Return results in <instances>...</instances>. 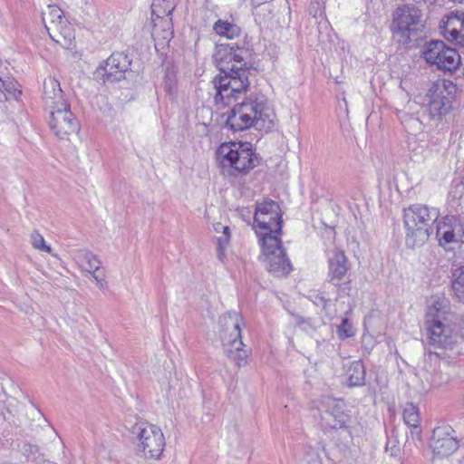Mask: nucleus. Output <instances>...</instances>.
Returning a JSON list of instances; mask_svg holds the SVG:
<instances>
[{
  "label": "nucleus",
  "mask_w": 464,
  "mask_h": 464,
  "mask_svg": "<svg viewBox=\"0 0 464 464\" xmlns=\"http://www.w3.org/2000/svg\"><path fill=\"white\" fill-rule=\"evenodd\" d=\"M49 125L54 135L62 140L69 139L80 130V123L70 104L50 111Z\"/></svg>",
  "instance_id": "nucleus-13"
},
{
  "label": "nucleus",
  "mask_w": 464,
  "mask_h": 464,
  "mask_svg": "<svg viewBox=\"0 0 464 464\" xmlns=\"http://www.w3.org/2000/svg\"><path fill=\"white\" fill-rule=\"evenodd\" d=\"M421 17L422 14L420 8L414 5L406 4L396 8L393 24L397 31L401 33L406 40H409L411 35L419 31L422 26Z\"/></svg>",
  "instance_id": "nucleus-12"
},
{
  "label": "nucleus",
  "mask_w": 464,
  "mask_h": 464,
  "mask_svg": "<svg viewBox=\"0 0 464 464\" xmlns=\"http://www.w3.org/2000/svg\"><path fill=\"white\" fill-rule=\"evenodd\" d=\"M78 257L81 259L83 267L87 272H92V270L100 269L101 261L99 260L97 256H95L92 252L86 250L81 251L79 253Z\"/></svg>",
  "instance_id": "nucleus-33"
},
{
  "label": "nucleus",
  "mask_w": 464,
  "mask_h": 464,
  "mask_svg": "<svg viewBox=\"0 0 464 464\" xmlns=\"http://www.w3.org/2000/svg\"><path fill=\"white\" fill-rule=\"evenodd\" d=\"M311 301L317 306H323L324 308L327 305L329 299H327L324 294L315 293L310 295Z\"/></svg>",
  "instance_id": "nucleus-38"
},
{
  "label": "nucleus",
  "mask_w": 464,
  "mask_h": 464,
  "mask_svg": "<svg viewBox=\"0 0 464 464\" xmlns=\"http://www.w3.org/2000/svg\"><path fill=\"white\" fill-rule=\"evenodd\" d=\"M445 298H439L427 310L425 325L430 345L440 349H452L457 343L453 328L446 318Z\"/></svg>",
  "instance_id": "nucleus-5"
},
{
  "label": "nucleus",
  "mask_w": 464,
  "mask_h": 464,
  "mask_svg": "<svg viewBox=\"0 0 464 464\" xmlns=\"http://www.w3.org/2000/svg\"><path fill=\"white\" fill-rule=\"evenodd\" d=\"M349 270L348 258L344 251L334 248L328 253V272L326 281L338 286V291L343 290L341 282Z\"/></svg>",
  "instance_id": "nucleus-16"
},
{
  "label": "nucleus",
  "mask_w": 464,
  "mask_h": 464,
  "mask_svg": "<svg viewBox=\"0 0 464 464\" xmlns=\"http://www.w3.org/2000/svg\"><path fill=\"white\" fill-rule=\"evenodd\" d=\"M430 447L434 455L446 458L452 455L459 448V441L454 430L450 426H439L433 430Z\"/></svg>",
  "instance_id": "nucleus-14"
},
{
  "label": "nucleus",
  "mask_w": 464,
  "mask_h": 464,
  "mask_svg": "<svg viewBox=\"0 0 464 464\" xmlns=\"http://www.w3.org/2000/svg\"><path fill=\"white\" fill-rule=\"evenodd\" d=\"M444 42L440 40L427 43L422 51V57L430 64H433L440 56V52L444 50Z\"/></svg>",
  "instance_id": "nucleus-28"
},
{
  "label": "nucleus",
  "mask_w": 464,
  "mask_h": 464,
  "mask_svg": "<svg viewBox=\"0 0 464 464\" xmlns=\"http://www.w3.org/2000/svg\"><path fill=\"white\" fill-rule=\"evenodd\" d=\"M365 367L362 361L353 362L346 372L349 387H360L365 384Z\"/></svg>",
  "instance_id": "nucleus-24"
},
{
  "label": "nucleus",
  "mask_w": 464,
  "mask_h": 464,
  "mask_svg": "<svg viewBox=\"0 0 464 464\" xmlns=\"http://www.w3.org/2000/svg\"><path fill=\"white\" fill-rule=\"evenodd\" d=\"M450 375L441 371L435 372L431 377L430 383L434 387H440L450 382Z\"/></svg>",
  "instance_id": "nucleus-36"
},
{
  "label": "nucleus",
  "mask_w": 464,
  "mask_h": 464,
  "mask_svg": "<svg viewBox=\"0 0 464 464\" xmlns=\"http://www.w3.org/2000/svg\"><path fill=\"white\" fill-rule=\"evenodd\" d=\"M139 440V449L147 459H158L162 454L165 438L161 430L152 424L140 423L134 428Z\"/></svg>",
  "instance_id": "nucleus-10"
},
{
  "label": "nucleus",
  "mask_w": 464,
  "mask_h": 464,
  "mask_svg": "<svg viewBox=\"0 0 464 464\" xmlns=\"http://www.w3.org/2000/svg\"><path fill=\"white\" fill-rule=\"evenodd\" d=\"M62 17L65 16L62 9L57 5H48L46 9L42 12V19L45 28L50 26V24L62 20Z\"/></svg>",
  "instance_id": "nucleus-32"
},
{
  "label": "nucleus",
  "mask_w": 464,
  "mask_h": 464,
  "mask_svg": "<svg viewBox=\"0 0 464 464\" xmlns=\"http://www.w3.org/2000/svg\"><path fill=\"white\" fill-rule=\"evenodd\" d=\"M213 29L218 34L226 36L227 39H233L240 33L238 26L223 20H218L214 24Z\"/></svg>",
  "instance_id": "nucleus-30"
},
{
  "label": "nucleus",
  "mask_w": 464,
  "mask_h": 464,
  "mask_svg": "<svg viewBox=\"0 0 464 464\" xmlns=\"http://www.w3.org/2000/svg\"><path fill=\"white\" fill-rule=\"evenodd\" d=\"M260 244L268 272L278 277L287 276L292 265L279 237H263Z\"/></svg>",
  "instance_id": "nucleus-9"
},
{
  "label": "nucleus",
  "mask_w": 464,
  "mask_h": 464,
  "mask_svg": "<svg viewBox=\"0 0 464 464\" xmlns=\"http://www.w3.org/2000/svg\"><path fill=\"white\" fill-rule=\"evenodd\" d=\"M459 220L451 216V217H446L445 221L443 225H438L437 226V236L440 237L445 241L446 244H450L452 242H455V234L457 228L459 227V224L457 225V222Z\"/></svg>",
  "instance_id": "nucleus-25"
},
{
  "label": "nucleus",
  "mask_w": 464,
  "mask_h": 464,
  "mask_svg": "<svg viewBox=\"0 0 464 464\" xmlns=\"http://www.w3.org/2000/svg\"><path fill=\"white\" fill-rule=\"evenodd\" d=\"M23 404L14 397L5 393L0 396V425L5 421L20 426Z\"/></svg>",
  "instance_id": "nucleus-19"
},
{
  "label": "nucleus",
  "mask_w": 464,
  "mask_h": 464,
  "mask_svg": "<svg viewBox=\"0 0 464 464\" xmlns=\"http://www.w3.org/2000/svg\"><path fill=\"white\" fill-rule=\"evenodd\" d=\"M451 288L455 297L464 304V266L452 269Z\"/></svg>",
  "instance_id": "nucleus-26"
},
{
  "label": "nucleus",
  "mask_w": 464,
  "mask_h": 464,
  "mask_svg": "<svg viewBox=\"0 0 464 464\" xmlns=\"http://www.w3.org/2000/svg\"><path fill=\"white\" fill-rule=\"evenodd\" d=\"M295 319L296 325L310 335H313L324 325L321 319L312 317L305 318L301 315H295Z\"/></svg>",
  "instance_id": "nucleus-29"
},
{
  "label": "nucleus",
  "mask_w": 464,
  "mask_h": 464,
  "mask_svg": "<svg viewBox=\"0 0 464 464\" xmlns=\"http://www.w3.org/2000/svg\"><path fill=\"white\" fill-rule=\"evenodd\" d=\"M444 34L448 40L455 41L459 44H464V18L461 15H450L444 26Z\"/></svg>",
  "instance_id": "nucleus-22"
},
{
  "label": "nucleus",
  "mask_w": 464,
  "mask_h": 464,
  "mask_svg": "<svg viewBox=\"0 0 464 464\" xmlns=\"http://www.w3.org/2000/svg\"><path fill=\"white\" fill-rule=\"evenodd\" d=\"M32 245L35 249H39L47 253L52 252L51 246L45 244V241L42 235H40L37 231L33 232L31 235Z\"/></svg>",
  "instance_id": "nucleus-34"
},
{
  "label": "nucleus",
  "mask_w": 464,
  "mask_h": 464,
  "mask_svg": "<svg viewBox=\"0 0 464 464\" xmlns=\"http://www.w3.org/2000/svg\"><path fill=\"white\" fill-rule=\"evenodd\" d=\"M172 2L164 3L161 0H153L151 4V15L154 25L151 35L154 39L162 38L169 41L173 36L170 15L173 12Z\"/></svg>",
  "instance_id": "nucleus-11"
},
{
  "label": "nucleus",
  "mask_w": 464,
  "mask_h": 464,
  "mask_svg": "<svg viewBox=\"0 0 464 464\" xmlns=\"http://www.w3.org/2000/svg\"><path fill=\"white\" fill-rule=\"evenodd\" d=\"M337 335L340 339H346L353 335L352 324L347 318H343L340 325L337 326Z\"/></svg>",
  "instance_id": "nucleus-35"
},
{
  "label": "nucleus",
  "mask_w": 464,
  "mask_h": 464,
  "mask_svg": "<svg viewBox=\"0 0 464 464\" xmlns=\"http://www.w3.org/2000/svg\"><path fill=\"white\" fill-rule=\"evenodd\" d=\"M457 86L449 80L432 83L426 94V109L431 120L440 121L453 108Z\"/></svg>",
  "instance_id": "nucleus-7"
},
{
  "label": "nucleus",
  "mask_w": 464,
  "mask_h": 464,
  "mask_svg": "<svg viewBox=\"0 0 464 464\" xmlns=\"http://www.w3.org/2000/svg\"><path fill=\"white\" fill-rule=\"evenodd\" d=\"M324 409L320 410V424L324 430L341 429L346 422V415L342 405L329 399Z\"/></svg>",
  "instance_id": "nucleus-17"
},
{
  "label": "nucleus",
  "mask_w": 464,
  "mask_h": 464,
  "mask_svg": "<svg viewBox=\"0 0 464 464\" xmlns=\"http://www.w3.org/2000/svg\"><path fill=\"white\" fill-rule=\"evenodd\" d=\"M404 423L410 428L412 439H420L421 427L419 408L412 402H406L402 411Z\"/></svg>",
  "instance_id": "nucleus-21"
},
{
  "label": "nucleus",
  "mask_w": 464,
  "mask_h": 464,
  "mask_svg": "<svg viewBox=\"0 0 464 464\" xmlns=\"http://www.w3.org/2000/svg\"><path fill=\"white\" fill-rule=\"evenodd\" d=\"M177 85L176 75L174 72H168L164 78L165 90L169 93H172L175 91Z\"/></svg>",
  "instance_id": "nucleus-37"
},
{
  "label": "nucleus",
  "mask_w": 464,
  "mask_h": 464,
  "mask_svg": "<svg viewBox=\"0 0 464 464\" xmlns=\"http://www.w3.org/2000/svg\"><path fill=\"white\" fill-rule=\"evenodd\" d=\"M226 127L237 132L252 127L271 130L274 127L272 111L264 99L250 95L237 102L227 112Z\"/></svg>",
  "instance_id": "nucleus-2"
},
{
  "label": "nucleus",
  "mask_w": 464,
  "mask_h": 464,
  "mask_svg": "<svg viewBox=\"0 0 464 464\" xmlns=\"http://www.w3.org/2000/svg\"><path fill=\"white\" fill-rule=\"evenodd\" d=\"M98 270H92V272H89L92 276V278L96 282L97 285L100 288H104L106 286V281L102 276H100L97 274Z\"/></svg>",
  "instance_id": "nucleus-39"
},
{
  "label": "nucleus",
  "mask_w": 464,
  "mask_h": 464,
  "mask_svg": "<svg viewBox=\"0 0 464 464\" xmlns=\"http://www.w3.org/2000/svg\"><path fill=\"white\" fill-rule=\"evenodd\" d=\"M0 93L2 94L0 103H2L10 99L17 100L22 94V92L17 88V82L14 80L7 79L3 81L0 78Z\"/></svg>",
  "instance_id": "nucleus-27"
},
{
  "label": "nucleus",
  "mask_w": 464,
  "mask_h": 464,
  "mask_svg": "<svg viewBox=\"0 0 464 464\" xmlns=\"http://www.w3.org/2000/svg\"><path fill=\"white\" fill-rule=\"evenodd\" d=\"M440 212L435 208L413 204L403 210V223L406 229L405 243L414 248L422 246L432 233L431 225L437 221Z\"/></svg>",
  "instance_id": "nucleus-4"
},
{
  "label": "nucleus",
  "mask_w": 464,
  "mask_h": 464,
  "mask_svg": "<svg viewBox=\"0 0 464 464\" xmlns=\"http://www.w3.org/2000/svg\"><path fill=\"white\" fill-rule=\"evenodd\" d=\"M214 228L217 232L222 231L223 235L218 238V256L220 260L225 256V249L230 240L229 227L224 226L221 223L214 225Z\"/></svg>",
  "instance_id": "nucleus-31"
},
{
  "label": "nucleus",
  "mask_w": 464,
  "mask_h": 464,
  "mask_svg": "<svg viewBox=\"0 0 464 464\" xmlns=\"http://www.w3.org/2000/svg\"><path fill=\"white\" fill-rule=\"evenodd\" d=\"M462 324H464V320H462ZM460 332H461L462 337H464V328L462 327L461 324H460Z\"/></svg>",
  "instance_id": "nucleus-40"
},
{
  "label": "nucleus",
  "mask_w": 464,
  "mask_h": 464,
  "mask_svg": "<svg viewBox=\"0 0 464 464\" xmlns=\"http://www.w3.org/2000/svg\"><path fill=\"white\" fill-rule=\"evenodd\" d=\"M248 49L237 44L220 43L216 45L213 60L219 70L212 83L217 106H230L246 93L252 68L247 66Z\"/></svg>",
  "instance_id": "nucleus-1"
},
{
  "label": "nucleus",
  "mask_w": 464,
  "mask_h": 464,
  "mask_svg": "<svg viewBox=\"0 0 464 464\" xmlns=\"http://www.w3.org/2000/svg\"><path fill=\"white\" fill-rule=\"evenodd\" d=\"M131 60L124 53H113L98 68V74L103 82H119L124 78L125 72L130 69Z\"/></svg>",
  "instance_id": "nucleus-15"
},
{
  "label": "nucleus",
  "mask_w": 464,
  "mask_h": 464,
  "mask_svg": "<svg viewBox=\"0 0 464 464\" xmlns=\"http://www.w3.org/2000/svg\"><path fill=\"white\" fill-rule=\"evenodd\" d=\"M223 168L231 175H245L259 164L260 159L250 142L223 143L217 151Z\"/></svg>",
  "instance_id": "nucleus-6"
},
{
  "label": "nucleus",
  "mask_w": 464,
  "mask_h": 464,
  "mask_svg": "<svg viewBox=\"0 0 464 464\" xmlns=\"http://www.w3.org/2000/svg\"><path fill=\"white\" fill-rule=\"evenodd\" d=\"M50 38L62 46L69 45L74 37L72 28L65 17L45 28Z\"/></svg>",
  "instance_id": "nucleus-20"
},
{
  "label": "nucleus",
  "mask_w": 464,
  "mask_h": 464,
  "mask_svg": "<svg viewBox=\"0 0 464 464\" xmlns=\"http://www.w3.org/2000/svg\"><path fill=\"white\" fill-rule=\"evenodd\" d=\"M242 317L237 312H228L219 317V337L227 359L237 367L248 363L251 350L246 349L241 338Z\"/></svg>",
  "instance_id": "nucleus-3"
},
{
  "label": "nucleus",
  "mask_w": 464,
  "mask_h": 464,
  "mask_svg": "<svg viewBox=\"0 0 464 464\" xmlns=\"http://www.w3.org/2000/svg\"><path fill=\"white\" fill-rule=\"evenodd\" d=\"M460 63V56L459 53L444 44V50L440 52V56L432 65H436L437 69L444 72H452L456 70Z\"/></svg>",
  "instance_id": "nucleus-23"
},
{
  "label": "nucleus",
  "mask_w": 464,
  "mask_h": 464,
  "mask_svg": "<svg viewBox=\"0 0 464 464\" xmlns=\"http://www.w3.org/2000/svg\"><path fill=\"white\" fill-rule=\"evenodd\" d=\"M43 101L45 108L50 111L69 104L61 89L60 82L53 77H49L44 82Z\"/></svg>",
  "instance_id": "nucleus-18"
},
{
  "label": "nucleus",
  "mask_w": 464,
  "mask_h": 464,
  "mask_svg": "<svg viewBox=\"0 0 464 464\" xmlns=\"http://www.w3.org/2000/svg\"><path fill=\"white\" fill-rule=\"evenodd\" d=\"M281 208L277 202L266 199L257 202L254 216V227L262 242L263 237H278L282 232Z\"/></svg>",
  "instance_id": "nucleus-8"
}]
</instances>
